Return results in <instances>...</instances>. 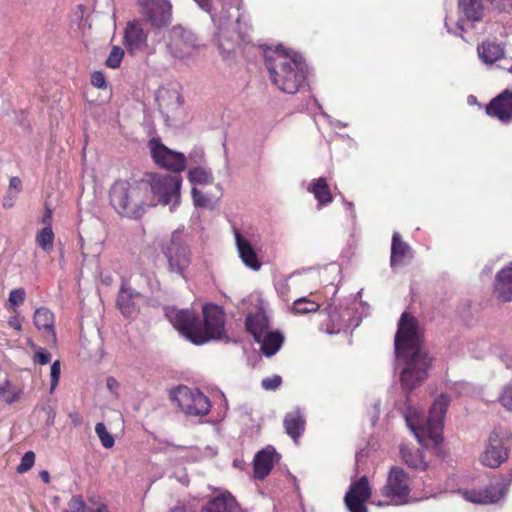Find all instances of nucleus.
<instances>
[{
  "label": "nucleus",
  "mask_w": 512,
  "mask_h": 512,
  "mask_svg": "<svg viewBox=\"0 0 512 512\" xmlns=\"http://www.w3.org/2000/svg\"><path fill=\"white\" fill-rule=\"evenodd\" d=\"M394 345L401 385L412 391L426 380L432 358L422 345L417 319L407 312L398 322Z\"/></svg>",
  "instance_id": "obj_1"
},
{
  "label": "nucleus",
  "mask_w": 512,
  "mask_h": 512,
  "mask_svg": "<svg viewBox=\"0 0 512 512\" xmlns=\"http://www.w3.org/2000/svg\"><path fill=\"white\" fill-rule=\"evenodd\" d=\"M171 324L190 342L196 345L210 340L224 338V313L220 307L213 304L203 306L204 323H201L191 310L171 308L166 311Z\"/></svg>",
  "instance_id": "obj_2"
},
{
  "label": "nucleus",
  "mask_w": 512,
  "mask_h": 512,
  "mask_svg": "<svg viewBox=\"0 0 512 512\" xmlns=\"http://www.w3.org/2000/svg\"><path fill=\"white\" fill-rule=\"evenodd\" d=\"M264 58L272 83L281 91L294 94L303 85L307 66L301 55L277 46L267 48Z\"/></svg>",
  "instance_id": "obj_3"
},
{
  "label": "nucleus",
  "mask_w": 512,
  "mask_h": 512,
  "mask_svg": "<svg viewBox=\"0 0 512 512\" xmlns=\"http://www.w3.org/2000/svg\"><path fill=\"white\" fill-rule=\"evenodd\" d=\"M450 399L441 394L436 398L429 410V415L424 419L422 412L415 407H409L405 413V420L409 429L413 432L418 442L426 445V440L439 444L442 440L444 417L449 406Z\"/></svg>",
  "instance_id": "obj_4"
},
{
  "label": "nucleus",
  "mask_w": 512,
  "mask_h": 512,
  "mask_svg": "<svg viewBox=\"0 0 512 512\" xmlns=\"http://www.w3.org/2000/svg\"><path fill=\"white\" fill-rule=\"evenodd\" d=\"M147 184L139 181H116L110 189V203L115 211L128 218H139L151 207L147 199Z\"/></svg>",
  "instance_id": "obj_5"
},
{
  "label": "nucleus",
  "mask_w": 512,
  "mask_h": 512,
  "mask_svg": "<svg viewBox=\"0 0 512 512\" xmlns=\"http://www.w3.org/2000/svg\"><path fill=\"white\" fill-rule=\"evenodd\" d=\"M147 184V199L151 207L158 204L171 205V210L180 202L182 177L180 175L149 173L143 179Z\"/></svg>",
  "instance_id": "obj_6"
},
{
  "label": "nucleus",
  "mask_w": 512,
  "mask_h": 512,
  "mask_svg": "<svg viewBox=\"0 0 512 512\" xmlns=\"http://www.w3.org/2000/svg\"><path fill=\"white\" fill-rule=\"evenodd\" d=\"M512 447L511 432L502 427L495 428L487 439L480 455V462L486 467L497 468L507 461Z\"/></svg>",
  "instance_id": "obj_7"
},
{
  "label": "nucleus",
  "mask_w": 512,
  "mask_h": 512,
  "mask_svg": "<svg viewBox=\"0 0 512 512\" xmlns=\"http://www.w3.org/2000/svg\"><path fill=\"white\" fill-rule=\"evenodd\" d=\"M169 38L167 48L172 57L186 64L194 60L199 49L194 33L182 26H174L169 32Z\"/></svg>",
  "instance_id": "obj_8"
},
{
  "label": "nucleus",
  "mask_w": 512,
  "mask_h": 512,
  "mask_svg": "<svg viewBox=\"0 0 512 512\" xmlns=\"http://www.w3.org/2000/svg\"><path fill=\"white\" fill-rule=\"evenodd\" d=\"M170 397L188 415L203 416L208 414L211 408L209 399L196 388L178 386L170 392Z\"/></svg>",
  "instance_id": "obj_9"
},
{
  "label": "nucleus",
  "mask_w": 512,
  "mask_h": 512,
  "mask_svg": "<svg viewBox=\"0 0 512 512\" xmlns=\"http://www.w3.org/2000/svg\"><path fill=\"white\" fill-rule=\"evenodd\" d=\"M165 256L168 262V269L181 277H185V271L191 262V253L182 239V234L174 232L166 247Z\"/></svg>",
  "instance_id": "obj_10"
},
{
  "label": "nucleus",
  "mask_w": 512,
  "mask_h": 512,
  "mask_svg": "<svg viewBox=\"0 0 512 512\" xmlns=\"http://www.w3.org/2000/svg\"><path fill=\"white\" fill-rule=\"evenodd\" d=\"M409 493L410 479L407 473L399 467H392L382 488V495L390 502L401 505L408 502Z\"/></svg>",
  "instance_id": "obj_11"
},
{
  "label": "nucleus",
  "mask_w": 512,
  "mask_h": 512,
  "mask_svg": "<svg viewBox=\"0 0 512 512\" xmlns=\"http://www.w3.org/2000/svg\"><path fill=\"white\" fill-rule=\"evenodd\" d=\"M154 162L166 170L181 172L186 168V156L166 147L159 138H152L148 143Z\"/></svg>",
  "instance_id": "obj_12"
},
{
  "label": "nucleus",
  "mask_w": 512,
  "mask_h": 512,
  "mask_svg": "<svg viewBox=\"0 0 512 512\" xmlns=\"http://www.w3.org/2000/svg\"><path fill=\"white\" fill-rule=\"evenodd\" d=\"M145 21L156 28L167 27L172 22V4L169 0H138Z\"/></svg>",
  "instance_id": "obj_13"
},
{
  "label": "nucleus",
  "mask_w": 512,
  "mask_h": 512,
  "mask_svg": "<svg viewBox=\"0 0 512 512\" xmlns=\"http://www.w3.org/2000/svg\"><path fill=\"white\" fill-rule=\"evenodd\" d=\"M509 482H495L482 489L459 490L458 493L468 502L475 504H494L501 500L507 493Z\"/></svg>",
  "instance_id": "obj_14"
},
{
  "label": "nucleus",
  "mask_w": 512,
  "mask_h": 512,
  "mask_svg": "<svg viewBox=\"0 0 512 512\" xmlns=\"http://www.w3.org/2000/svg\"><path fill=\"white\" fill-rule=\"evenodd\" d=\"M371 496V488L367 477L363 476L350 485L345 494L344 502L349 512H367L365 503Z\"/></svg>",
  "instance_id": "obj_15"
},
{
  "label": "nucleus",
  "mask_w": 512,
  "mask_h": 512,
  "mask_svg": "<svg viewBox=\"0 0 512 512\" xmlns=\"http://www.w3.org/2000/svg\"><path fill=\"white\" fill-rule=\"evenodd\" d=\"M156 101L159 112L165 119V125H171L169 123L170 117L174 116L182 105V97L179 89L176 86H164L159 88L156 94Z\"/></svg>",
  "instance_id": "obj_16"
},
{
  "label": "nucleus",
  "mask_w": 512,
  "mask_h": 512,
  "mask_svg": "<svg viewBox=\"0 0 512 512\" xmlns=\"http://www.w3.org/2000/svg\"><path fill=\"white\" fill-rule=\"evenodd\" d=\"M33 322L45 343L52 346L56 345L54 314L49 309L40 307L34 312Z\"/></svg>",
  "instance_id": "obj_17"
},
{
  "label": "nucleus",
  "mask_w": 512,
  "mask_h": 512,
  "mask_svg": "<svg viewBox=\"0 0 512 512\" xmlns=\"http://www.w3.org/2000/svg\"><path fill=\"white\" fill-rule=\"evenodd\" d=\"M486 113L507 123L512 118V91L505 90L486 106Z\"/></svg>",
  "instance_id": "obj_18"
},
{
  "label": "nucleus",
  "mask_w": 512,
  "mask_h": 512,
  "mask_svg": "<svg viewBox=\"0 0 512 512\" xmlns=\"http://www.w3.org/2000/svg\"><path fill=\"white\" fill-rule=\"evenodd\" d=\"M195 2L201 7V9L211 13V18L218 27V48L224 56L229 55L234 49V42L229 38H224V40L222 38L224 37V32L227 30L228 26L232 23H228L227 20L223 21L221 16H217L211 12L210 0H195Z\"/></svg>",
  "instance_id": "obj_19"
},
{
  "label": "nucleus",
  "mask_w": 512,
  "mask_h": 512,
  "mask_svg": "<svg viewBox=\"0 0 512 512\" xmlns=\"http://www.w3.org/2000/svg\"><path fill=\"white\" fill-rule=\"evenodd\" d=\"M493 295L501 302L512 301V262L497 272L493 284Z\"/></svg>",
  "instance_id": "obj_20"
},
{
  "label": "nucleus",
  "mask_w": 512,
  "mask_h": 512,
  "mask_svg": "<svg viewBox=\"0 0 512 512\" xmlns=\"http://www.w3.org/2000/svg\"><path fill=\"white\" fill-rule=\"evenodd\" d=\"M278 460V455L272 446L258 451L254 457V476L257 479H264Z\"/></svg>",
  "instance_id": "obj_21"
},
{
  "label": "nucleus",
  "mask_w": 512,
  "mask_h": 512,
  "mask_svg": "<svg viewBox=\"0 0 512 512\" xmlns=\"http://www.w3.org/2000/svg\"><path fill=\"white\" fill-rule=\"evenodd\" d=\"M237 251L242 262L248 268L258 271L261 268V262L258 260L256 252L251 243L241 235L238 230L234 231Z\"/></svg>",
  "instance_id": "obj_22"
},
{
  "label": "nucleus",
  "mask_w": 512,
  "mask_h": 512,
  "mask_svg": "<svg viewBox=\"0 0 512 512\" xmlns=\"http://www.w3.org/2000/svg\"><path fill=\"white\" fill-rule=\"evenodd\" d=\"M141 292L127 286L123 282L119 291L117 305L125 316H132L137 310L138 302L141 299Z\"/></svg>",
  "instance_id": "obj_23"
},
{
  "label": "nucleus",
  "mask_w": 512,
  "mask_h": 512,
  "mask_svg": "<svg viewBox=\"0 0 512 512\" xmlns=\"http://www.w3.org/2000/svg\"><path fill=\"white\" fill-rule=\"evenodd\" d=\"M125 45L129 52L134 53L146 46L147 35L138 22H129L125 28Z\"/></svg>",
  "instance_id": "obj_24"
},
{
  "label": "nucleus",
  "mask_w": 512,
  "mask_h": 512,
  "mask_svg": "<svg viewBox=\"0 0 512 512\" xmlns=\"http://www.w3.org/2000/svg\"><path fill=\"white\" fill-rule=\"evenodd\" d=\"M479 58L486 65H492L504 58V47L495 41H484L477 47Z\"/></svg>",
  "instance_id": "obj_25"
},
{
  "label": "nucleus",
  "mask_w": 512,
  "mask_h": 512,
  "mask_svg": "<svg viewBox=\"0 0 512 512\" xmlns=\"http://www.w3.org/2000/svg\"><path fill=\"white\" fill-rule=\"evenodd\" d=\"M238 508L235 498L228 492H224L211 499L201 512H235Z\"/></svg>",
  "instance_id": "obj_26"
},
{
  "label": "nucleus",
  "mask_w": 512,
  "mask_h": 512,
  "mask_svg": "<svg viewBox=\"0 0 512 512\" xmlns=\"http://www.w3.org/2000/svg\"><path fill=\"white\" fill-rule=\"evenodd\" d=\"M245 324L247 330L253 335L254 340L260 338L262 334L270 329L268 317L262 307L255 313L248 314Z\"/></svg>",
  "instance_id": "obj_27"
},
{
  "label": "nucleus",
  "mask_w": 512,
  "mask_h": 512,
  "mask_svg": "<svg viewBox=\"0 0 512 512\" xmlns=\"http://www.w3.org/2000/svg\"><path fill=\"white\" fill-rule=\"evenodd\" d=\"M283 423L286 433L297 442L305 429L306 421L304 415L299 409H295L285 415Z\"/></svg>",
  "instance_id": "obj_28"
},
{
  "label": "nucleus",
  "mask_w": 512,
  "mask_h": 512,
  "mask_svg": "<svg viewBox=\"0 0 512 512\" xmlns=\"http://www.w3.org/2000/svg\"><path fill=\"white\" fill-rule=\"evenodd\" d=\"M283 339L280 332L270 331L269 329L260 338H256L255 341L260 344L261 350L266 356H272L282 346Z\"/></svg>",
  "instance_id": "obj_29"
},
{
  "label": "nucleus",
  "mask_w": 512,
  "mask_h": 512,
  "mask_svg": "<svg viewBox=\"0 0 512 512\" xmlns=\"http://www.w3.org/2000/svg\"><path fill=\"white\" fill-rule=\"evenodd\" d=\"M308 191L314 195L320 207L333 201L327 180L323 177L313 180L308 187Z\"/></svg>",
  "instance_id": "obj_30"
},
{
  "label": "nucleus",
  "mask_w": 512,
  "mask_h": 512,
  "mask_svg": "<svg viewBox=\"0 0 512 512\" xmlns=\"http://www.w3.org/2000/svg\"><path fill=\"white\" fill-rule=\"evenodd\" d=\"M412 257L411 247L400 239L398 232L393 234L391 246V265L402 263L405 258Z\"/></svg>",
  "instance_id": "obj_31"
},
{
  "label": "nucleus",
  "mask_w": 512,
  "mask_h": 512,
  "mask_svg": "<svg viewBox=\"0 0 512 512\" xmlns=\"http://www.w3.org/2000/svg\"><path fill=\"white\" fill-rule=\"evenodd\" d=\"M459 3L469 20L479 21L482 19L486 7L481 0H459Z\"/></svg>",
  "instance_id": "obj_32"
},
{
  "label": "nucleus",
  "mask_w": 512,
  "mask_h": 512,
  "mask_svg": "<svg viewBox=\"0 0 512 512\" xmlns=\"http://www.w3.org/2000/svg\"><path fill=\"white\" fill-rule=\"evenodd\" d=\"M400 453L403 461L411 468L426 469L427 464L419 450H412L407 446H401Z\"/></svg>",
  "instance_id": "obj_33"
},
{
  "label": "nucleus",
  "mask_w": 512,
  "mask_h": 512,
  "mask_svg": "<svg viewBox=\"0 0 512 512\" xmlns=\"http://www.w3.org/2000/svg\"><path fill=\"white\" fill-rule=\"evenodd\" d=\"M188 180L194 185H209L214 181L211 170L204 167H195L189 170Z\"/></svg>",
  "instance_id": "obj_34"
},
{
  "label": "nucleus",
  "mask_w": 512,
  "mask_h": 512,
  "mask_svg": "<svg viewBox=\"0 0 512 512\" xmlns=\"http://www.w3.org/2000/svg\"><path fill=\"white\" fill-rule=\"evenodd\" d=\"M36 243L45 251L46 253H50L53 250L54 244V233L51 225L48 223L47 226L42 228L36 234Z\"/></svg>",
  "instance_id": "obj_35"
},
{
  "label": "nucleus",
  "mask_w": 512,
  "mask_h": 512,
  "mask_svg": "<svg viewBox=\"0 0 512 512\" xmlns=\"http://www.w3.org/2000/svg\"><path fill=\"white\" fill-rule=\"evenodd\" d=\"M191 194L196 207L212 209L218 201V197L207 195L196 187L192 188Z\"/></svg>",
  "instance_id": "obj_36"
},
{
  "label": "nucleus",
  "mask_w": 512,
  "mask_h": 512,
  "mask_svg": "<svg viewBox=\"0 0 512 512\" xmlns=\"http://www.w3.org/2000/svg\"><path fill=\"white\" fill-rule=\"evenodd\" d=\"M96 507L94 509L89 508L84 502L82 496L75 495L68 502L67 509L62 512H101L100 503H93Z\"/></svg>",
  "instance_id": "obj_37"
},
{
  "label": "nucleus",
  "mask_w": 512,
  "mask_h": 512,
  "mask_svg": "<svg viewBox=\"0 0 512 512\" xmlns=\"http://www.w3.org/2000/svg\"><path fill=\"white\" fill-rule=\"evenodd\" d=\"M319 308L320 305L308 297H301L293 303V312L296 314L316 312Z\"/></svg>",
  "instance_id": "obj_38"
},
{
  "label": "nucleus",
  "mask_w": 512,
  "mask_h": 512,
  "mask_svg": "<svg viewBox=\"0 0 512 512\" xmlns=\"http://www.w3.org/2000/svg\"><path fill=\"white\" fill-rule=\"evenodd\" d=\"M486 10L502 13L512 10V0H484Z\"/></svg>",
  "instance_id": "obj_39"
},
{
  "label": "nucleus",
  "mask_w": 512,
  "mask_h": 512,
  "mask_svg": "<svg viewBox=\"0 0 512 512\" xmlns=\"http://www.w3.org/2000/svg\"><path fill=\"white\" fill-rule=\"evenodd\" d=\"M500 405L508 412H512V381L506 383L498 396Z\"/></svg>",
  "instance_id": "obj_40"
},
{
  "label": "nucleus",
  "mask_w": 512,
  "mask_h": 512,
  "mask_svg": "<svg viewBox=\"0 0 512 512\" xmlns=\"http://www.w3.org/2000/svg\"><path fill=\"white\" fill-rule=\"evenodd\" d=\"M123 57L124 50L119 46H113L105 61V65L109 68L116 69L120 67Z\"/></svg>",
  "instance_id": "obj_41"
},
{
  "label": "nucleus",
  "mask_w": 512,
  "mask_h": 512,
  "mask_svg": "<svg viewBox=\"0 0 512 512\" xmlns=\"http://www.w3.org/2000/svg\"><path fill=\"white\" fill-rule=\"evenodd\" d=\"M95 432L101 441L103 447L109 449L114 446V437L107 431L106 426L103 423H97L95 426Z\"/></svg>",
  "instance_id": "obj_42"
},
{
  "label": "nucleus",
  "mask_w": 512,
  "mask_h": 512,
  "mask_svg": "<svg viewBox=\"0 0 512 512\" xmlns=\"http://www.w3.org/2000/svg\"><path fill=\"white\" fill-rule=\"evenodd\" d=\"M329 317L332 323V327L327 328L328 334H337L346 326L344 323L345 321L336 312H330Z\"/></svg>",
  "instance_id": "obj_43"
},
{
  "label": "nucleus",
  "mask_w": 512,
  "mask_h": 512,
  "mask_svg": "<svg viewBox=\"0 0 512 512\" xmlns=\"http://www.w3.org/2000/svg\"><path fill=\"white\" fill-rule=\"evenodd\" d=\"M34 462H35L34 452H32V451L26 452L21 458V462L17 467V472L21 473V474L27 472L28 470H30L32 468V466L34 465Z\"/></svg>",
  "instance_id": "obj_44"
},
{
  "label": "nucleus",
  "mask_w": 512,
  "mask_h": 512,
  "mask_svg": "<svg viewBox=\"0 0 512 512\" xmlns=\"http://www.w3.org/2000/svg\"><path fill=\"white\" fill-rule=\"evenodd\" d=\"M102 244L103 240L99 239L91 248H87L84 239L80 237V248L84 256H88L90 254L95 257L99 256L102 251Z\"/></svg>",
  "instance_id": "obj_45"
},
{
  "label": "nucleus",
  "mask_w": 512,
  "mask_h": 512,
  "mask_svg": "<svg viewBox=\"0 0 512 512\" xmlns=\"http://www.w3.org/2000/svg\"><path fill=\"white\" fill-rule=\"evenodd\" d=\"M282 378L280 375H273L271 377L264 378L261 381V386L264 390L274 391L280 387Z\"/></svg>",
  "instance_id": "obj_46"
},
{
  "label": "nucleus",
  "mask_w": 512,
  "mask_h": 512,
  "mask_svg": "<svg viewBox=\"0 0 512 512\" xmlns=\"http://www.w3.org/2000/svg\"><path fill=\"white\" fill-rule=\"evenodd\" d=\"M60 372H61V366L60 361L56 360L52 363L50 368V376H51V383H50V390L53 391L59 381L60 378Z\"/></svg>",
  "instance_id": "obj_47"
},
{
  "label": "nucleus",
  "mask_w": 512,
  "mask_h": 512,
  "mask_svg": "<svg viewBox=\"0 0 512 512\" xmlns=\"http://www.w3.org/2000/svg\"><path fill=\"white\" fill-rule=\"evenodd\" d=\"M25 300V290L23 288L14 289L9 294L8 302L11 306H18Z\"/></svg>",
  "instance_id": "obj_48"
},
{
  "label": "nucleus",
  "mask_w": 512,
  "mask_h": 512,
  "mask_svg": "<svg viewBox=\"0 0 512 512\" xmlns=\"http://www.w3.org/2000/svg\"><path fill=\"white\" fill-rule=\"evenodd\" d=\"M139 281H144L146 283V288L148 291H154L158 288V282L151 275L141 274L137 276Z\"/></svg>",
  "instance_id": "obj_49"
},
{
  "label": "nucleus",
  "mask_w": 512,
  "mask_h": 512,
  "mask_svg": "<svg viewBox=\"0 0 512 512\" xmlns=\"http://www.w3.org/2000/svg\"><path fill=\"white\" fill-rule=\"evenodd\" d=\"M91 84L96 88H104L106 86L104 74L101 71H95L91 76Z\"/></svg>",
  "instance_id": "obj_50"
},
{
  "label": "nucleus",
  "mask_w": 512,
  "mask_h": 512,
  "mask_svg": "<svg viewBox=\"0 0 512 512\" xmlns=\"http://www.w3.org/2000/svg\"><path fill=\"white\" fill-rule=\"evenodd\" d=\"M50 359L51 354L47 352L45 349L40 348L35 354V360L41 365L49 363Z\"/></svg>",
  "instance_id": "obj_51"
},
{
  "label": "nucleus",
  "mask_w": 512,
  "mask_h": 512,
  "mask_svg": "<svg viewBox=\"0 0 512 512\" xmlns=\"http://www.w3.org/2000/svg\"><path fill=\"white\" fill-rule=\"evenodd\" d=\"M22 190V181L19 177L14 176L9 180V191L15 194H19Z\"/></svg>",
  "instance_id": "obj_52"
},
{
  "label": "nucleus",
  "mask_w": 512,
  "mask_h": 512,
  "mask_svg": "<svg viewBox=\"0 0 512 512\" xmlns=\"http://www.w3.org/2000/svg\"><path fill=\"white\" fill-rule=\"evenodd\" d=\"M106 387L113 395H117L120 384L114 377H108Z\"/></svg>",
  "instance_id": "obj_53"
},
{
  "label": "nucleus",
  "mask_w": 512,
  "mask_h": 512,
  "mask_svg": "<svg viewBox=\"0 0 512 512\" xmlns=\"http://www.w3.org/2000/svg\"><path fill=\"white\" fill-rule=\"evenodd\" d=\"M18 194H15L13 192H8V194L4 197L3 199V207L5 209H10L14 206V203H15V199L17 197Z\"/></svg>",
  "instance_id": "obj_54"
},
{
  "label": "nucleus",
  "mask_w": 512,
  "mask_h": 512,
  "mask_svg": "<svg viewBox=\"0 0 512 512\" xmlns=\"http://www.w3.org/2000/svg\"><path fill=\"white\" fill-rule=\"evenodd\" d=\"M204 158V153L201 149H196L189 154V159L195 163H201Z\"/></svg>",
  "instance_id": "obj_55"
},
{
  "label": "nucleus",
  "mask_w": 512,
  "mask_h": 512,
  "mask_svg": "<svg viewBox=\"0 0 512 512\" xmlns=\"http://www.w3.org/2000/svg\"><path fill=\"white\" fill-rule=\"evenodd\" d=\"M8 324L16 330H21V323L16 316L10 317L8 320Z\"/></svg>",
  "instance_id": "obj_56"
},
{
  "label": "nucleus",
  "mask_w": 512,
  "mask_h": 512,
  "mask_svg": "<svg viewBox=\"0 0 512 512\" xmlns=\"http://www.w3.org/2000/svg\"><path fill=\"white\" fill-rule=\"evenodd\" d=\"M39 476L40 478L43 480L44 483H49L50 482V475H49V472L46 471V470H42L40 473H39Z\"/></svg>",
  "instance_id": "obj_57"
},
{
  "label": "nucleus",
  "mask_w": 512,
  "mask_h": 512,
  "mask_svg": "<svg viewBox=\"0 0 512 512\" xmlns=\"http://www.w3.org/2000/svg\"><path fill=\"white\" fill-rule=\"evenodd\" d=\"M502 362L505 364L507 368L512 367V358L509 355H504L502 358Z\"/></svg>",
  "instance_id": "obj_58"
},
{
  "label": "nucleus",
  "mask_w": 512,
  "mask_h": 512,
  "mask_svg": "<svg viewBox=\"0 0 512 512\" xmlns=\"http://www.w3.org/2000/svg\"><path fill=\"white\" fill-rule=\"evenodd\" d=\"M345 204H346L347 208L351 210V217L355 218L356 215H355V211H354V204L352 202H346Z\"/></svg>",
  "instance_id": "obj_59"
},
{
  "label": "nucleus",
  "mask_w": 512,
  "mask_h": 512,
  "mask_svg": "<svg viewBox=\"0 0 512 512\" xmlns=\"http://www.w3.org/2000/svg\"><path fill=\"white\" fill-rule=\"evenodd\" d=\"M172 512H186L183 506H176L172 509Z\"/></svg>",
  "instance_id": "obj_60"
},
{
  "label": "nucleus",
  "mask_w": 512,
  "mask_h": 512,
  "mask_svg": "<svg viewBox=\"0 0 512 512\" xmlns=\"http://www.w3.org/2000/svg\"><path fill=\"white\" fill-rule=\"evenodd\" d=\"M467 100L469 104H475L477 102L476 97L473 95H470Z\"/></svg>",
  "instance_id": "obj_61"
},
{
  "label": "nucleus",
  "mask_w": 512,
  "mask_h": 512,
  "mask_svg": "<svg viewBox=\"0 0 512 512\" xmlns=\"http://www.w3.org/2000/svg\"><path fill=\"white\" fill-rule=\"evenodd\" d=\"M50 217H51V211L47 210V213L43 218V222L46 223L50 219Z\"/></svg>",
  "instance_id": "obj_62"
},
{
  "label": "nucleus",
  "mask_w": 512,
  "mask_h": 512,
  "mask_svg": "<svg viewBox=\"0 0 512 512\" xmlns=\"http://www.w3.org/2000/svg\"><path fill=\"white\" fill-rule=\"evenodd\" d=\"M100 510L101 512H109L107 506L103 503H100Z\"/></svg>",
  "instance_id": "obj_63"
},
{
  "label": "nucleus",
  "mask_w": 512,
  "mask_h": 512,
  "mask_svg": "<svg viewBox=\"0 0 512 512\" xmlns=\"http://www.w3.org/2000/svg\"><path fill=\"white\" fill-rule=\"evenodd\" d=\"M72 421H73V423H74L75 425L79 424V421H78V419H77V418H72Z\"/></svg>",
  "instance_id": "obj_64"
}]
</instances>
